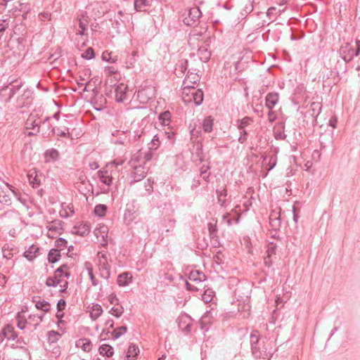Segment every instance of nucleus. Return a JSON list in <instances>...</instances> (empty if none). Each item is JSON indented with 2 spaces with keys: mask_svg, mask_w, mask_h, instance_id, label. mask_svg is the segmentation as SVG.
<instances>
[{
  "mask_svg": "<svg viewBox=\"0 0 360 360\" xmlns=\"http://www.w3.org/2000/svg\"><path fill=\"white\" fill-rule=\"evenodd\" d=\"M69 275L68 266L63 265L55 271L53 277L47 278L46 283L48 286L58 288L59 291L63 292L68 287L67 278Z\"/></svg>",
  "mask_w": 360,
  "mask_h": 360,
  "instance_id": "1",
  "label": "nucleus"
},
{
  "mask_svg": "<svg viewBox=\"0 0 360 360\" xmlns=\"http://www.w3.org/2000/svg\"><path fill=\"white\" fill-rule=\"evenodd\" d=\"M122 164L123 161L122 160H114L108 163L104 168L98 172V178L104 184L108 186L112 185L115 177L118 174L117 167Z\"/></svg>",
  "mask_w": 360,
  "mask_h": 360,
  "instance_id": "2",
  "label": "nucleus"
},
{
  "mask_svg": "<svg viewBox=\"0 0 360 360\" xmlns=\"http://www.w3.org/2000/svg\"><path fill=\"white\" fill-rule=\"evenodd\" d=\"M9 93V96L8 99H6V101H11L12 98L14 97V96H17L16 98V103L15 104V106L17 108H23L25 106H27L30 105V92H22L20 89V88H15V86L11 87H6L5 89H3L1 90V94L3 95H6L7 92Z\"/></svg>",
  "mask_w": 360,
  "mask_h": 360,
  "instance_id": "3",
  "label": "nucleus"
},
{
  "mask_svg": "<svg viewBox=\"0 0 360 360\" xmlns=\"http://www.w3.org/2000/svg\"><path fill=\"white\" fill-rule=\"evenodd\" d=\"M183 94L186 96L188 98H183L185 102L193 101L195 105H200L203 101V93L200 89L195 90L193 86L186 85L184 86Z\"/></svg>",
  "mask_w": 360,
  "mask_h": 360,
  "instance_id": "4",
  "label": "nucleus"
},
{
  "mask_svg": "<svg viewBox=\"0 0 360 360\" xmlns=\"http://www.w3.org/2000/svg\"><path fill=\"white\" fill-rule=\"evenodd\" d=\"M142 155V153L139 151L137 154L134 155L133 158L130 161L131 166L134 168V171L131 173V176L134 179V181H139L143 179L146 176V171L144 168L141 165H136L135 163L138 158Z\"/></svg>",
  "mask_w": 360,
  "mask_h": 360,
  "instance_id": "5",
  "label": "nucleus"
},
{
  "mask_svg": "<svg viewBox=\"0 0 360 360\" xmlns=\"http://www.w3.org/2000/svg\"><path fill=\"white\" fill-rule=\"evenodd\" d=\"M184 22L186 25H193L201 15V11L198 7H193L184 13Z\"/></svg>",
  "mask_w": 360,
  "mask_h": 360,
  "instance_id": "6",
  "label": "nucleus"
},
{
  "mask_svg": "<svg viewBox=\"0 0 360 360\" xmlns=\"http://www.w3.org/2000/svg\"><path fill=\"white\" fill-rule=\"evenodd\" d=\"M98 263H99V272L100 276L107 279L110 276V266L107 262V257L105 254L98 253Z\"/></svg>",
  "mask_w": 360,
  "mask_h": 360,
  "instance_id": "7",
  "label": "nucleus"
},
{
  "mask_svg": "<svg viewBox=\"0 0 360 360\" xmlns=\"http://www.w3.org/2000/svg\"><path fill=\"white\" fill-rule=\"evenodd\" d=\"M78 21V29L76 30L77 35H86L88 30V26L90 21V18L87 15V13L81 14L77 18Z\"/></svg>",
  "mask_w": 360,
  "mask_h": 360,
  "instance_id": "8",
  "label": "nucleus"
},
{
  "mask_svg": "<svg viewBox=\"0 0 360 360\" xmlns=\"http://www.w3.org/2000/svg\"><path fill=\"white\" fill-rule=\"evenodd\" d=\"M357 50L354 53V50L350 47L349 44H346L345 46H342L340 48V53L342 54V58L344 60H350L354 56H358L360 52V41H356Z\"/></svg>",
  "mask_w": 360,
  "mask_h": 360,
  "instance_id": "9",
  "label": "nucleus"
},
{
  "mask_svg": "<svg viewBox=\"0 0 360 360\" xmlns=\"http://www.w3.org/2000/svg\"><path fill=\"white\" fill-rule=\"evenodd\" d=\"M108 233V228L106 225L100 224L94 230V234L99 243L105 245L107 243V237Z\"/></svg>",
  "mask_w": 360,
  "mask_h": 360,
  "instance_id": "10",
  "label": "nucleus"
},
{
  "mask_svg": "<svg viewBox=\"0 0 360 360\" xmlns=\"http://www.w3.org/2000/svg\"><path fill=\"white\" fill-rule=\"evenodd\" d=\"M47 236L51 238L56 237L62 230L61 224L59 221L49 222L46 225Z\"/></svg>",
  "mask_w": 360,
  "mask_h": 360,
  "instance_id": "11",
  "label": "nucleus"
},
{
  "mask_svg": "<svg viewBox=\"0 0 360 360\" xmlns=\"http://www.w3.org/2000/svg\"><path fill=\"white\" fill-rule=\"evenodd\" d=\"M128 87L124 84H120L115 88V99L117 102H123L127 98Z\"/></svg>",
  "mask_w": 360,
  "mask_h": 360,
  "instance_id": "12",
  "label": "nucleus"
},
{
  "mask_svg": "<svg viewBox=\"0 0 360 360\" xmlns=\"http://www.w3.org/2000/svg\"><path fill=\"white\" fill-rule=\"evenodd\" d=\"M72 233L80 236H87L90 233V226L87 224H79L73 227Z\"/></svg>",
  "mask_w": 360,
  "mask_h": 360,
  "instance_id": "13",
  "label": "nucleus"
},
{
  "mask_svg": "<svg viewBox=\"0 0 360 360\" xmlns=\"http://www.w3.org/2000/svg\"><path fill=\"white\" fill-rule=\"evenodd\" d=\"M77 347L82 349L84 352H89L92 349V343L87 338H80L76 341Z\"/></svg>",
  "mask_w": 360,
  "mask_h": 360,
  "instance_id": "14",
  "label": "nucleus"
},
{
  "mask_svg": "<svg viewBox=\"0 0 360 360\" xmlns=\"http://www.w3.org/2000/svg\"><path fill=\"white\" fill-rule=\"evenodd\" d=\"M138 98L141 101V102L145 103L148 100L150 99L153 96V88H147L142 89L138 91Z\"/></svg>",
  "mask_w": 360,
  "mask_h": 360,
  "instance_id": "15",
  "label": "nucleus"
},
{
  "mask_svg": "<svg viewBox=\"0 0 360 360\" xmlns=\"http://www.w3.org/2000/svg\"><path fill=\"white\" fill-rule=\"evenodd\" d=\"M278 94L277 93H269L266 96L265 105L269 109H272L278 101Z\"/></svg>",
  "mask_w": 360,
  "mask_h": 360,
  "instance_id": "16",
  "label": "nucleus"
},
{
  "mask_svg": "<svg viewBox=\"0 0 360 360\" xmlns=\"http://www.w3.org/2000/svg\"><path fill=\"white\" fill-rule=\"evenodd\" d=\"M59 158V153L54 148L46 150L44 153V159L46 162H55Z\"/></svg>",
  "mask_w": 360,
  "mask_h": 360,
  "instance_id": "17",
  "label": "nucleus"
},
{
  "mask_svg": "<svg viewBox=\"0 0 360 360\" xmlns=\"http://www.w3.org/2000/svg\"><path fill=\"white\" fill-rule=\"evenodd\" d=\"M39 250L37 245H32L24 252V257L29 261H32L37 257Z\"/></svg>",
  "mask_w": 360,
  "mask_h": 360,
  "instance_id": "18",
  "label": "nucleus"
},
{
  "mask_svg": "<svg viewBox=\"0 0 360 360\" xmlns=\"http://www.w3.org/2000/svg\"><path fill=\"white\" fill-rule=\"evenodd\" d=\"M277 158L276 155H266L263 157V163L268 167V171L271 170L276 165Z\"/></svg>",
  "mask_w": 360,
  "mask_h": 360,
  "instance_id": "19",
  "label": "nucleus"
},
{
  "mask_svg": "<svg viewBox=\"0 0 360 360\" xmlns=\"http://www.w3.org/2000/svg\"><path fill=\"white\" fill-rule=\"evenodd\" d=\"M132 279V276L129 273H123L118 276L117 283L120 286H126L129 285Z\"/></svg>",
  "mask_w": 360,
  "mask_h": 360,
  "instance_id": "20",
  "label": "nucleus"
},
{
  "mask_svg": "<svg viewBox=\"0 0 360 360\" xmlns=\"http://www.w3.org/2000/svg\"><path fill=\"white\" fill-rule=\"evenodd\" d=\"M188 278L191 281L200 283L205 281V276L198 270H193L189 273Z\"/></svg>",
  "mask_w": 360,
  "mask_h": 360,
  "instance_id": "21",
  "label": "nucleus"
},
{
  "mask_svg": "<svg viewBox=\"0 0 360 360\" xmlns=\"http://www.w3.org/2000/svg\"><path fill=\"white\" fill-rule=\"evenodd\" d=\"M103 309L100 304H93L89 311L90 317L91 319L96 320L101 315Z\"/></svg>",
  "mask_w": 360,
  "mask_h": 360,
  "instance_id": "22",
  "label": "nucleus"
},
{
  "mask_svg": "<svg viewBox=\"0 0 360 360\" xmlns=\"http://www.w3.org/2000/svg\"><path fill=\"white\" fill-rule=\"evenodd\" d=\"M259 342V334L257 332H254L250 335V344L252 348V354L255 356V357H259L257 355V350L256 347V345Z\"/></svg>",
  "mask_w": 360,
  "mask_h": 360,
  "instance_id": "23",
  "label": "nucleus"
},
{
  "mask_svg": "<svg viewBox=\"0 0 360 360\" xmlns=\"http://www.w3.org/2000/svg\"><path fill=\"white\" fill-rule=\"evenodd\" d=\"M139 354V347L134 345L131 344L127 350V360H134V358L138 356Z\"/></svg>",
  "mask_w": 360,
  "mask_h": 360,
  "instance_id": "24",
  "label": "nucleus"
},
{
  "mask_svg": "<svg viewBox=\"0 0 360 360\" xmlns=\"http://www.w3.org/2000/svg\"><path fill=\"white\" fill-rule=\"evenodd\" d=\"M4 337L8 340H14L16 338V334L14 328L10 325L4 327L2 331Z\"/></svg>",
  "mask_w": 360,
  "mask_h": 360,
  "instance_id": "25",
  "label": "nucleus"
},
{
  "mask_svg": "<svg viewBox=\"0 0 360 360\" xmlns=\"http://www.w3.org/2000/svg\"><path fill=\"white\" fill-rule=\"evenodd\" d=\"M98 350L101 355L106 356L107 357H111L114 354L113 348L108 345H101Z\"/></svg>",
  "mask_w": 360,
  "mask_h": 360,
  "instance_id": "26",
  "label": "nucleus"
},
{
  "mask_svg": "<svg viewBox=\"0 0 360 360\" xmlns=\"http://www.w3.org/2000/svg\"><path fill=\"white\" fill-rule=\"evenodd\" d=\"M175 220L172 218H165L162 221V226L165 229L166 232H169L172 230L175 226Z\"/></svg>",
  "mask_w": 360,
  "mask_h": 360,
  "instance_id": "27",
  "label": "nucleus"
},
{
  "mask_svg": "<svg viewBox=\"0 0 360 360\" xmlns=\"http://www.w3.org/2000/svg\"><path fill=\"white\" fill-rule=\"evenodd\" d=\"M198 55L202 62L208 61L210 58V52L205 47H200L198 49Z\"/></svg>",
  "mask_w": 360,
  "mask_h": 360,
  "instance_id": "28",
  "label": "nucleus"
},
{
  "mask_svg": "<svg viewBox=\"0 0 360 360\" xmlns=\"http://www.w3.org/2000/svg\"><path fill=\"white\" fill-rule=\"evenodd\" d=\"M214 120L211 116L207 117L202 123V128L205 132H210L212 130Z\"/></svg>",
  "mask_w": 360,
  "mask_h": 360,
  "instance_id": "29",
  "label": "nucleus"
},
{
  "mask_svg": "<svg viewBox=\"0 0 360 360\" xmlns=\"http://www.w3.org/2000/svg\"><path fill=\"white\" fill-rule=\"evenodd\" d=\"M13 248H11L8 244H4L2 248V254L4 258L10 259L13 256Z\"/></svg>",
  "mask_w": 360,
  "mask_h": 360,
  "instance_id": "30",
  "label": "nucleus"
},
{
  "mask_svg": "<svg viewBox=\"0 0 360 360\" xmlns=\"http://www.w3.org/2000/svg\"><path fill=\"white\" fill-rule=\"evenodd\" d=\"M124 312V308L122 305L117 304L114 305L110 310L109 311V313L112 315H113L115 317H120Z\"/></svg>",
  "mask_w": 360,
  "mask_h": 360,
  "instance_id": "31",
  "label": "nucleus"
},
{
  "mask_svg": "<svg viewBox=\"0 0 360 360\" xmlns=\"http://www.w3.org/2000/svg\"><path fill=\"white\" fill-rule=\"evenodd\" d=\"M62 333L55 331V330H50L47 333V338L48 340L51 343L56 342L59 338L61 337Z\"/></svg>",
  "mask_w": 360,
  "mask_h": 360,
  "instance_id": "32",
  "label": "nucleus"
},
{
  "mask_svg": "<svg viewBox=\"0 0 360 360\" xmlns=\"http://www.w3.org/2000/svg\"><path fill=\"white\" fill-rule=\"evenodd\" d=\"M102 59L105 61L114 63L117 60V56L114 55L112 52L106 51L102 53Z\"/></svg>",
  "mask_w": 360,
  "mask_h": 360,
  "instance_id": "33",
  "label": "nucleus"
},
{
  "mask_svg": "<svg viewBox=\"0 0 360 360\" xmlns=\"http://www.w3.org/2000/svg\"><path fill=\"white\" fill-rule=\"evenodd\" d=\"M85 268L86 269V271H88V274L91 278V283L94 285H97L98 282V281L96 279L94 274H93V267H92V265L91 263L89 262H86L85 263Z\"/></svg>",
  "mask_w": 360,
  "mask_h": 360,
  "instance_id": "34",
  "label": "nucleus"
},
{
  "mask_svg": "<svg viewBox=\"0 0 360 360\" xmlns=\"http://www.w3.org/2000/svg\"><path fill=\"white\" fill-rule=\"evenodd\" d=\"M105 326L106 328H103L101 333V337L103 339H105V336L110 333L109 328H112L113 327V326H114L113 320L108 319L105 323Z\"/></svg>",
  "mask_w": 360,
  "mask_h": 360,
  "instance_id": "35",
  "label": "nucleus"
},
{
  "mask_svg": "<svg viewBox=\"0 0 360 360\" xmlns=\"http://www.w3.org/2000/svg\"><path fill=\"white\" fill-rule=\"evenodd\" d=\"M60 257V255L59 254V250L56 249H53L49 253L48 259L49 262L55 263L59 259Z\"/></svg>",
  "mask_w": 360,
  "mask_h": 360,
  "instance_id": "36",
  "label": "nucleus"
},
{
  "mask_svg": "<svg viewBox=\"0 0 360 360\" xmlns=\"http://www.w3.org/2000/svg\"><path fill=\"white\" fill-rule=\"evenodd\" d=\"M63 210L60 211V214L63 217H70L74 214V209L72 205H63Z\"/></svg>",
  "mask_w": 360,
  "mask_h": 360,
  "instance_id": "37",
  "label": "nucleus"
},
{
  "mask_svg": "<svg viewBox=\"0 0 360 360\" xmlns=\"http://www.w3.org/2000/svg\"><path fill=\"white\" fill-rule=\"evenodd\" d=\"M35 307L41 309L44 311H48L50 309V304L48 302L45 300H38L35 302Z\"/></svg>",
  "mask_w": 360,
  "mask_h": 360,
  "instance_id": "38",
  "label": "nucleus"
},
{
  "mask_svg": "<svg viewBox=\"0 0 360 360\" xmlns=\"http://www.w3.org/2000/svg\"><path fill=\"white\" fill-rule=\"evenodd\" d=\"M214 292L211 289H207L205 290L204 293L202 295V299L205 303H209L212 301L214 297Z\"/></svg>",
  "mask_w": 360,
  "mask_h": 360,
  "instance_id": "39",
  "label": "nucleus"
},
{
  "mask_svg": "<svg viewBox=\"0 0 360 360\" xmlns=\"http://www.w3.org/2000/svg\"><path fill=\"white\" fill-rule=\"evenodd\" d=\"M127 327L126 326H121L115 330L112 333V336L114 340H116L119 338L122 335L124 334L127 332Z\"/></svg>",
  "mask_w": 360,
  "mask_h": 360,
  "instance_id": "40",
  "label": "nucleus"
},
{
  "mask_svg": "<svg viewBox=\"0 0 360 360\" xmlns=\"http://www.w3.org/2000/svg\"><path fill=\"white\" fill-rule=\"evenodd\" d=\"M148 0H135L134 8L137 11H141L145 6H148Z\"/></svg>",
  "mask_w": 360,
  "mask_h": 360,
  "instance_id": "41",
  "label": "nucleus"
},
{
  "mask_svg": "<svg viewBox=\"0 0 360 360\" xmlns=\"http://www.w3.org/2000/svg\"><path fill=\"white\" fill-rule=\"evenodd\" d=\"M199 80L198 76L195 74L191 73L188 75L186 79L184 82V86L186 85H189V83L195 84Z\"/></svg>",
  "mask_w": 360,
  "mask_h": 360,
  "instance_id": "42",
  "label": "nucleus"
},
{
  "mask_svg": "<svg viewBox=\"0 0 360 360\" xmlns=\"http://www.w3.org/2000/svg\"><path fill=\"white\" fill-rule=\"evenodd\" d=\"M278 212H273L270 215V223L272 226H278L280 225V221L278 217Z\"/></svg>",
  "mask_w": 360,
  "mask_h": 360,
  "instance_id": "43",
  "label": "nucleus"
},
{
  "mask_svg": "<svg viewBox=\"0 0 360 360\" xmlns=\"http://www.w3.org/2000/svg\"><path fill=\"white\" fill-rule=\"evenodd\" d=\"M106 212V206L104 205H98L95 207L94 212L96 215L102 217Z\"/></svg>",
  "mask_w": 360,
  "mask_h": 360,
  "instance_id": "44",
  "label": "nucleus"
},
{
  "mask_svg": "<svg viewBox=\"0 0 360 360\" xmlns=\"http://www.w3.org/2000/svg\"><path fill=\"white\" fill-rule=\"evenodd\" d=\"M28 180L30 184L32 185L33 187H37L39 185V181L37 179L36 175H34L33 173H29L27 174Z\"/></svg>",
  "mask_w": 360,
  "mask_h": 360,
  "instance_id": "45",
  "label": "nucleus"
},
{
  "mask_svg": "<svg viewBox=\"0 0 360 360\" xmlns=\"http://www.w3.org/2000/svg\"><path fill=\"white\" fill-rule=\"evenodd\" d=\"M39 122H37V120H34L32 118H29L25 123L26 128L34 129H35V127H37L38 129H39Z\"/></svg>",
  "mask_w": 360,
  "mask_h": 360,
  "instance_id": "46",
  "label": "nucleus"
},
{
  "mask_svg": "<svg viewBox=\"0 0 360 360\" xmlns=\"http://www.w3.org/2000/svg\"><path fill=\"white\" fill-rule=\"evenodd\" d=\"M95 54L92 48H88L84 53H82V57L85 59L90 60L94 58Z\"/></svg>",
  "mask_w": 360,
  "mask_h": 360,
  "instance_id": "47",
  "label": "nucleus"
},
{
  "mask_svg": "<svg viewBox=\"0 0 360 360\" xmlns=\"http://www.w3.org/2000/svg\"><path fill=\"white\" fill-rule=\"evenodd\" d=\"M11 22V18L2 19L0 20V32H4L8 27Z\"/></svg>",
  "mask_w": 360,
  "mask_h": 360,
  "instance_id": "48",
  "label": "nucleus"
},
{
  "mask_svg": "<svg viewBox=\"0 0 360 360\" xmlns=\"http://www.w3.org/2000/svg\"><path fill=\"white\" fill-rule=\"evenodd\" d=\"M67 240L64 238H60L56 240V246L59 248V250H62L67 246Z\"/></svg>",
  "mask_w": 360,
  "mask_h": 360,
  "instance_id": "49",
  "label": "nucleus"
},
{
  "mask_svg": "<svg viewBox=\"0 0 360 360\" xmlns=\"http://www.w3.org/2000/svg\"><path fill=\"white\" fill-rule=\"evenodd\" d=\"M252 120L250 118V117H244L243 120H241L240 122H239V124H238V128L240 129H243V128H245L246 126H248V124H250V123L251 122Z\"/></svg>",
  "mask_w": 360,
  "mask_h": 360,
  "instance_id": "50",
  "label": "nucleus"
},
{
  "mask_svg": "<svg viewBox=\"0 0 360 360\" xmlns=\"http://www.w3.org/2000/svg\"><path fill=\"white\" fill-rule=\"evenodd\" d=\"M159 139L160 138L158 135L154 136V137L151 141V146H150V149L156 150L157 148H158V147L160 146Z\"/></svg>",
  "mask_w": 360,
  "mask_h": 360,
  "instance_id": "51",
  "label": "nucleus"
},
{
  "mask_svg": "<svg viewBox=\"0 0 360 360\" xmlns=\"http://www.w3.org/2000/svg\"><path fill=\"white\" fill-rule=\"evenodd\" d=\"M159 118L162 121V124L164 125L168 124L169 119V112H165L160 115Z\"/></svg>",
  "mask_w": 360,
  "mask_h": 360,
  "instance_id": "52",
  "label": "nucleus"
},
{
  "mask_svg": "<svg viewBox=\"0 0 360 360\" xmlns=\"http://www.w3.org/2000/svg\"><path fill=\"white\" fill-rule=\"evenodd\" d=\"M0 202L6 204L11 203V198L9 195L0 193Z\"/></svg>",
  "mask_w": 360,
  "mask_h": 360,
  "instance_id": "53",
  "label": "nucleus"
},
{
  "mask_svg": "<svg viewBox=\"0 0 360 360\" xmlns=\"http://www.w3.org/2000/svg\"><path fill=\"white\" fill-rule=\"evenodd\" d=\"M108 301L112 304H117V296L116 295H115L114 293H112L110 295H109V296L108 297Z\"/></svg>",
  "mask_w": 360,
  "mask_h": 360,
  "instance_id": "54",
  "label": "nucleus"
},
{
  "mask_svg": "<svg viewBox=\"0 0 360 360\" xmlns=\"http://www.w3.org/2000/svg\"><path fill=\"white\" fill-rule=\"evenodd\" d=\"M18 327L20 329H24L25 328L26 321L25 320H21L20 315L18 316Z\"/></svg>",
  "mask_w": 360,
  "mask_h": 360,
  "instance_id": "55",
  "label": "nucleus"
},
{
  "mask_svg": "<svg viewBox=\"0 0 360 360\" xmlns=\"http://www.w3.org/2000/svg\"><path fill=\"white\" fill-rule=\"evenodd\" d=\"M274 252H275V246L271 245L270 247L268 248V250L266 251L267 256L269 257H270L271 255L274 254Z\"/></svg>",
  "mask_w": 360,
  "mask_h": 360,
  "instance_id": "56",
  "label": "nucleus"
},
{
  "mask_svg": "<svg viewBox=\"0 0 360 360\" xmlns=\"http://www.w3.org/2000/svg\"><path fill=\"white\" fill-rule=\"evenodd\" d=\"M200 175L205 180V181H207L208 178H209V176H210V173L207 172V170L205 171H201L200 172Z\"/></svg>",
  "mask_w": 360,
  "mask_h": 360,
  "instance_id": "57",
  "label": "nucleus"
},
{
  "mask_svg": "<svg viewBox=\"0 0 360 360\" xmlns=\"http://www.w3.org/2000/svg\"><path fill=\"white\" fill-rule=\"evenodd\" d=\"M6 5L7 2L6 0H0V13H1L5 9Z\"/></svg>",
  "mask_w": 360,
  "mask_h": 360,
  "instance_id": "58",
  "label": "nucleus"
},
{
  "mask_svg": "<svg viewBox=\"0 0 360 360\" xmlns=\"http://www.w3.org/2000/svg\"><path fill=\"white\" fill-rule=\"evenodd\" d=\"M186 288L188 290H198V288L191 285L190 283L186 282Z\"/></svg>",
  "mask_w": 360,
  "mask_h": 360,
  "instance_id": "59",
  "label": "nucleus"
},
{
  "mask_svg": "<svg viewBox=\"0 0 360 360\" xmlns=\"http://www.w3.org/2000/svg\"><path fill=\"white\" fill-rule=\"evenodd\" d=\"M268 117L270 122H273L276 118L274 112L271 110L269 112Z\"/></svg>",
  "mask_w": 360,
  "mask_h": 360,
  "instance_id": "60",
  "label": "nucleus"
},
{
  "mask_svg": "<svg viewBox=\"0 0 360 360\" xmlns=\"http://www.w3.org/2000/svg\"><path fill=\"white\" fill-rule=\"evenodd\" d=\"M243 133L244 134L243 135H241L239 139H238V141L240 143H243L246 140V137H245V135H246V131H243Z\"/></svg>",
  "mask_w": 360,
  "mask_h": 360,
  "instance_id": "61",
  "label": "nucleus"
},
{
  "mask_svg": "<svg viewBox=\"0 0 360 360\" xmlns=\"http://www.w3.org/2000/svg\"><path fill=\"white\" fill-rule=\"evenodd\" d=\"M144 158H145V160L146 161H149L151 160L152 158V153L150 151H148V153H146L144 155Z\"/></svg>",
  "mask_w": 360,
  "mask_h": 360,
  "instance_id": "62",
  "label": "nucleus"
},
{
  "mask_svg": "<svg viewBox=\"0 0 360 360\" xmlns=\"http://www.w3.org/2000/svg\"><path fill=\"white\" fill-rule=\"evenodd\" d=\"M191 324L190 323H188L184 328H183V331L188 333L191 331Z\"/></svg>",
  "mask_w": 360,
  "mask_h": 360,
  "instance_id": "63",
  "label": "nucleus"
},
{
  "mask_svg": "<svg viewBox=\"0 0 360 360\" xmlns=\"http://www.w3.org/2000/svg\"><path fill=\"white\" fill-rule=\"evenodd\" d=\"M91 169H96L98 167V164L96 162H93L89 164Z\"/></svg>",
  "mask_w": 360,
  "mask_h": 360,
  "instance_id": "64",
  "label": "nucleus"
}]
</instances>
